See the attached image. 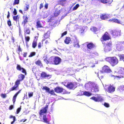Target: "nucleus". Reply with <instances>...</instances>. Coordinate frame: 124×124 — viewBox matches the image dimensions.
Segmentation results:
<instances>
[{"instance_id": "nucleus-22", "label": "nucleus", "mask_w": 124, "mask_h": 124, "mask_svg": "<svg viewBox=\"0 0 124 124\" xmlns=\"http://www.w3.org/2000/svg\"><path fill=\"white\" fill-rule=\"evenodd\" d=\"M109 16L108 15H105L101 16L100 17L101 19L103 20H106L108 18Z\"/></svg>"}, {"instance_id": "nucleus-33", "label": "nucleus", "mask_w": 124, "mask_h": 124, "mask_svg": "<svg viewBox=\"0 0 124 124\" xmlns=\"http://www.w3.org/2000/svg\"><path fill=\"white\" fill-rule=\"evenodd\" d=\"M111 49V48L108 46H105L104 48V50L106 51H109Z\"/></svg>"}, {"instance_id": "nucleus-18", "label": "nucleus", "mask_w": 124, "mask_h": 124, "mask_svg": "<svg viewBox=\"0 0 124 124\" xmlns=\"http://www.w3.org/2000/svg\"><path fill=\"white\" fill-rule=\"evenodd\" d=\"M87 46L88 48L91 49L94 47V45L93 43H90L87 45Z\"/></svg>"}, {"instance_id": "nucleus-39", "label": "nucleus", "mask_w": 124, "mask_h": 124, "mask_svg": "<svg viewBox=\"0 0 124 124\" xmlns=\"http://www.w3.org/2000/svg\"><path fill=\"white\" fill-rule=\"evenodd\" d=\"M21 109V106L20 107L18 108L16 111V114H18L20 112Z\"/></svg>"}, {"instance_id": "nucleus-50", "label": "nucleus", "mask_w": 124, "mask_h": 124, "mask_svg": "<svg viewBox=\"0 0 124 124\" xmlns=\"http://www.w3.org/2000/svg\"><path fill=\"white\" fill-rule=\"evenodd\" d=\"M49 93L53 95L54 94V91L53 90H51L50 91L49 90V92H48Z\"/></svg>"}, {"instance_id": "nucleus-24", "label": "nucleus", "mask_w": 124, "mask_h": 124, "mask_svg": "<svg viewBox=\"0 0 124 124\" xmlns=\"http://www.w3.org/2000/svg\"><path fill=\"white\" fill-rule=\"evenodd\" d=\"M36 26L38 28H43V27L41 25L40 21H39L37 22Z\"/></svg>"}, {"instance_id": "nucleus-49", "label": "nucleus", "mask_w": 124, "mask_h": 124, "mask_svg": "<svg viewBox=\"0 0 124 124\" xmlns=\"http://www.w3.org/2000/svg\"><path fill=\"white\" fill-rule=\"evenodd\" d=\"M106 46H108L111 48L112 46V43L111 42H110L108 43L106 45Z\"/></svg>"}, {"instance_id": "nucleus-31", "label": "nucleus", "mask_w": 124, "mask_h": 124, "mask_svg": "<svg viewBox=\"0 0 124 124\" xmlns=\"http://www.w3.org/2000/svg\"><path fill=\"white\" fill-rule=\"evenodd\" d=\"M74 46L76 47L79 48V45L78 44V43L77 41H76L74 42V44L73 45Z\"/></svg>"}, {"instance_id": "nucleus-8", "label": "nucleus", "mask_w": 124, "mask_h": 124, "mask_svg": "<svg viewBox=\"0 0 124 124\" xmlns=\"http://www.w3.org/2000/svg\"><path fill=\"white\" fill-rule=\"evenodd\" d=\"M95 102L101 101H103L102 98L101 96H99L97 97L95 96H93L90 98Z\"/></svg>"}, {"instance_id": "nucleus-54", "label": "nucleus", "mask_w": 124, "mask_h": 124, "mask_svg": "<svg viewBox=\"0 0 124 124\" xmlns=\"http://www.w3.org/2000/svg\"><path fill=\"white\" fill-rule=\"evenodd\" d=\"M48 4L46 3L44 5V8L46 9H47L48 8Z\"/></svg>"}, {"instance_id": "nucleus-34", "label": "nucleus", "mask_w": 124, "mask_h": 124, "mask_svg": "<svg viewBox=\"0 0 124 124\" xmlns=\"http://www.w3.org/2000/svg\"><path fill=\"white\" fill-rule=\"evenodd\" d=\"M20 0H14V3L13 4V6L16 4H18L19 3Z\"/></svg>"}, {"instance_id": "nucleus-56", "label": "nucleus", "mask_w": 124, "mask_h": 124, "mask_svg": "<svg viewBox=\"0 0 124 124\" xmlns=\"http://www.w3.org/2000/svg\"><path fill=\"white\" fill-rule=\"evenodd\" d=\"M14 106L13 105H11L9 107V109L10 110H12L14 108Z\"/></svg>"}, {"instance_id": "nucleus-48", "label": "nucleus", "mask_w": 124, "mask_h": 124, "mask_svg": "<svg viewBox=\"0 0 124 124\" xmlns=\"http://www.w3.org/2000/svg\"><path fill=\"white\" fill-rule=\"evenodd\" d=\"M120 89L122 91H124V85L120 86Z\"/></svg>"}, {"instance_id": "nucleus-57", "label": "nucleus", "mask_w": 124, "mask_h": 124, "mask_svg": "<svg viewBox=\"0 0 124 124\" xmlns=\"http://www.w3.org/2000/svg\"><path fill=\"white\" fill-rule=\"evenodd\" d=\"M33 95V93L32 92H31V93H28V96L29 97H31Z\"/></svg>"}, {"instance_id": "nucleus-59", "label": "nucleus", "mask_w": 124, "mask_h": 124, "mask_svg": "<svg viewBox=\"0 0 124 124\" xmlns=\"http://www.w3.org/2000/svg\"><path fill=\"white\" fill-rule=\"evenodd\" d=\"M27 53L26 52H24L23 54V57H26L27 56Z\"/></svg>"}, {"instance_id": "nucleus-55", "label": "nucleus", "mask_w": 124, "mask_h": 124, "mask_svg": "<svg viewBox=\"0 0 124 124\" xmlns=\"http://www.w3.org/2000/svg\"><path fill=\"white\" fill-rule=\"evenodd\" d=\"M10 16V13L9 11L8 12V15L7 16V18L8 19H9V18Z\"/></svg>"}, {"instance_id": "nucleus-43", "label": "nucleus", "mask_w": 124, "mask_h": 124, "mask_svg": "<svg viewBox=\"0 0 124 124\" xmlns=\"http://www.w3.org/2000/svg\"><path fill=\"white\" fill-rule=\"evenodd\" d=\"M79 6V5L78 4H77L76 6L73 8V10H76Z\"/></svg>"}, {"instance_id": "nucleus-15", "label": "nucleus", "mask_w": 124, "mask_h": 124, "mask_svg": "<svg viewBox=\"0 0 124 124\" xmlns=\"http://www.w3.org/2000/svg\"><path fill=\"white\" fill-rule=\"evenodd\" d=\"M75 85L73 83L68 82L67 87L70 89H72L74 87Z\"/></svg>"}, {"instance_id": "nucleus-1", "label": "nucleus", "mask_w": 124, "mask_h": 124, "mask_svg": "<svg viewBox=\"0 0 124 124\" xmlns=\"http://www.w3.org/2000/svg\"><path fill=\"white\" fill-rule=\"evenodd\" d=\"M105 60L108 62L112 66H114L117 64L118 62V60L116 57H107Z\"/></svg>"}, {"instance_id": "nucleus-27", "label": "nucleus", "mask_w": 124, "mask_h": 124, "mask_svg": "<svg viewBox=\"0 0 124 124\" xmlns=\"http://www.w3.org/2000/svg\"><path fill=\"white\" fill-rule=\"evenodd\" d=\"M25 33L29 34L30 33V30L29 28H26L24 29Z\"/></svg>"}, {"instance_id": "nucleus-64", "label": "nucleus", "mask_w": 124, "mask_h": 124, "mask_svg": "<svg viewBox=\"0 0 124 124\" xmlns=\"http://www.w3.org/2000/svg\"><path fill=\"white\" fill-rule=\"evenodd\" d=\"M60 11H59L57 12L56 13H55V17L56 16H57L59 14V13H60Z\"/></svg>"}, {"instance_id": "nucleus-63", "label": "nucleus", "mask_w": 124, "mask_h": 124, "mask_svg": "<svg viewBox=\"0 0 124 124\" xmlns=\"http://www.w3.org/2000/svg\"><path fill=\"white\" fill-rule=\"evenodd\" d=\"M27 120V119H22L20 121V122H24L26 121Z\"/></svg>"}, {"instance_id": "nucleus-30", "label": "nucleus", "mask_w": 124, "mask_h": 124, "mask_svg": "<svg viewBox=\"0 0 124 124\" xmlns=\"http://www.w3.org/2000/svg\"><path fill=\"white\" fill-rule=\"evenodd\" d=\"M36 54V53L34 52H31L30 54L29 55L28 57H31L35 55Z\"/></svg>"}, {"instance_id": "nucleus-5", "label": "nucleus", "mask_w": 124, "mask_h": 124, "mask_svg": "<svg viewBox=\"0 0 124 124\" xmlns=\"http://www.w3.org/2000/svg\"><path fill=\"white\" fill-rule=\"evenodd\" d=\"M115 88L116 87L113 84L110 85L108 87L107 92L109 93H112L115 91Z\"/></svg>"}, {"instance_id": "nucleus-4", "label": "nucleus", "mask_w": 124, "mask_h": 124, "mask_svg": "<svg viewBox=\"0 0 124 124\" xmlns=\"http://www.w3.org/2000/svg\"><path fill=\"white\" fill-rule=\"evenodd\" d=\"M53 14L54 15L53 16H50L48 18V22L51 23H49L50 25L54 27V13Z\"/></svg>"}, {"instance_id": "nucleus-53", "label": "nucleus", "mask_w": 124, "mask_h": 124, "mask_svg": "<svg viewBox=\"0 0 124 124\" xmlns=\"http://www.w3.org/2000/svg\"><path fill=\"white\" fill-rule=\"evenodd\" d=\"M17 50L19 52H21L22 51V50L20 47V46L19 45L18 46L17 48Z\"/></svg>"}, {"instance_id": "nucleus-46", "label": "nucleus", "mask_w": 124, "mask_h": 124, "mask_svg": "<svg viewBox=\"0 0 124 124\" xmlns=\"http://www.w3.org/2000/svg\"><path fill=\"white\" fill-rule=\"evenodd\" d=\"M104 105V106L108 108L109 107V104L108 103L105 102Z\"/></svg>"}, {"instance_id": "nucleus-41", "label": "nucleus", "mask_w": 124, "mask_h": 124, "mask_svg": "<svg viewBox=\"0 0 124 124\" xmlns=\"http://www.w3.org/2000/svg\"><path fill=\"white\" fill-rule=\"evenodd\" d=\"M101 2L104 3H107L109 2L110 0H101Z\"/></svg>"}, {"instance_id": "nucleus-38", "label": "nucleus", "mask_w": 124, "mask_h": 124, "mask_svg": "<svg viewBox=\"0 0 124 124\" xmlns=\"http://www.w3.org/2000/svg\"><path fill=\"white\" fill-rule=\"evenodd\" d=\"M8 19V20L7 21V23L8 26L10 27L12 25L9 19Z\"/></svg>"}, {"instance_id": "nucleus-14", "label": "nucleus", "mask_w": 124, "mask_h": 124, "mask_svg": "<svg viewBox=\"0 0 124 124\" xmlns=\"http://www.w3.org/2000/svg\"><path fill=\"white\" fill-rule=\"evenodd\" d=\"M50 75L49 74H47L45 72H42L40 74V77L41 78H48L49 77Z\"/></svg>"}, {"instance_id": "nucleus-25", "label": "nucleus", "mask_w": 124, "mask_h": 124, "mask_svg": "<svg viewBox=\"0 0 124 124\" xmlns=\"http://www.w3.org/2000/svg\"><path fill=\"white\" fill-rule=\"evenodd\" d=\"M91 94H92L91 93L89 92L85 91L84 92L82 95H84L87 96H90L91 95Z\"/></svg>"}, {"instance_id": "nucleus-62", "label": "nucleus", "mask_w": 124, "mask_h": 124, "mask_svg": "<svg viewBox=\"0 0 124 124\" xmlns=\"http://www.w3.org/2000/svg\"><path fill=\"white\" fill-rule=\"evenodd\" d=\"M67 33V31H65L62 34L61 37H63V36L66 35Z\"/></svg>"}, {"instance_id": "nucleus-11", "label": "nucleus", "mask_w": 124, "mask_h": 124, "mask_svg": "<svg viewBox=\"0 0 124 124\" xmlns=\"http://www.w3.org/2000/svg\"><path fill=\"white\" fill-rule=\"evenodd\" d=\"M44 57H45V58L44 59V61L47 64L49 63H52L53 62H54V60L53 59H52L51 58H49L48 60V58L46 56Z\"/></svg>"}, {"instance_id": "nucleus-60", "label": "nucleus", "mask_w": 124, "mask_h": 124, "mask_svg": "<svg viewBox=\"0 0 124 124\" xmlns=\"http://www.w3.org/2000/svg\"><path fill=\"white\" fill-rule=\"evenodd\" d=\"M41 42H39L38 44V48H41Z\"/></svg>"}, {"instance_id": "nucleus-21", "label": "nucleus", "mask_w": 124, "mask_h": 124, "mask_svg": "<svg viewBox=\"0 0 124 124\" xmlns=\"http://www.w3.org/2000/svg\"><path fill=\"white\" fill-rule=\"evenodd\" d=\"M13 18L14 21H16V23L17 21L19 22V17L18 15L16 16H13Z\"/></svg>"}, {"instance_id": "nucleus-19", "label": "nucleus", "mask_w": 124, "mask_h": 124, "mask_svg": "<svg viewBox=\"0 0 124 124\" xmlns=\"http://www.w3.org/2000/svg\"><path fill=\"white\" fill-rule=\"evenodd\" d=\"M35 63L36 65L40 66V67H42L43 66V65L41 61L39 60H38L37 61H36Z\"/></svg>"}, {"instance_id": "nucleus-9", "label": "nucleus", "mask_w": 124, "mask_h": 124, "mask_svg": "<svg viewBox=\"0 0 124 124\" xmlns=\"http://www.w3.org/2000/svg\"><path fill=\"white\" fill-rule=\"evenodd\" d=\"M111 33L113 35V38H115L116 36H118V35H120V31H111Z\"/></svg>"}, {"instance_id": "nucleus-36", "label": "nucleus", "mask_w": 124, "mask_h": 124, "mask_svg": "<svg viewBox=\"0 0 124 124\" xmlns=\"http://www.w3.org/2000/svg\"><path fill=\"white\" fill-rule=\"evenodd\" d=\"M25 5H26V6L24 8V10L25 11H28L29 9V7L30 6L29 5L27 4H26Z\"/></svg>"}, {"instance_id": "nucleus-35", "label": "nucleus", "mask_w": 124, "mask_h": 124, "mask_svg": "<svg viewBox=\"0 0 124 124\" xmlns=\"http://www.w3.org/2000/svg\"><path fill=\"white\" fill-rule=\"evenodd\" d=\"M90 29L92 31H93L94 32H96L97 30V28L95 27H92Z\"/></svg>"}, {"instance_id": "nucleus-45", "label": "nucleus", "mask_w": 124, "mask_h": 124, "mask_svg": "<svg viewBox=\"0 0 124 124\" xmlns=\"http://www.w3.org/2000/svg\"><path fill=\"white\" fill-rule=\"evenodd\" d=\"M1 96L3 98H5L6 96L7 95L6 94L4 93H1Z\"/></svg>"}, {"instance_id": "nucleus-44", "label": "nucleus", "mask_w": 124, "mask_h": 124, "mask_svg": "<svg viewBox=\"0 0 124 124\" xmlns=\"http://www.w3.org/2000/svg\"><path fill=\"white\" fill-rule=\"evenodd\" d=\"M108 39H102V40H101V41H102L103 44H106V43H107V41Z\"/></svg>"}, {"instance_id": "nucleus-61", "label": "nucleus", "mask_w": 124, "mask_h": 124, "mask_svg": "<svg viewBox=\"0 0 124 124\" xmlns=\"http://www.w3.org/2000/svg\"><path fill=\"white\" fill-rule=\"evenodd\" d=\"M16 97L14 96H13V97L12 100L14 103L16 101Z\"/></svg>"}, {"instance_id": "nucleus-28", "label": "nucleus", "mask_w": 124, "mask_h": 124, "mask_svg": "<svg viewBox=\"0 0 124 124\" xmlns=\"http://www.w3.org/2000/svg\"><path fill=\"white\" fill-rule=\"evenodd\" d=\"M43 90H45L46 92L48 93L49 92V90H50L49 88L48 87L46 86H45L43 87L42 88Z\"/></svg>"}, {"instance_id": "nucleus-40", "label": "nucleus", "mask_w": 124, "mask_h": 124, "mask_svg": "<svg viewBox=\"0 0 124 124\" xmlns=\"http://www.w3.org/2000/svg\"><path fill=\"white\" fill-rule=\"evenodd\" d=\"M118 56L120 60L124 59V54L120 55H119Z\"/></svg>"}, {"instance_id": "nucleus-13", "label": "nucleus", "mask_w": 124, "mask_h": 124, "mask_svg": "<svg viewBox=\"0 0 124 124\" xmlns=\"http://www.w3.org/2000/svg\"><path fill=\"white\" fill-rule=\"evenodd\" d=\"M25 77V76L24 75L21 74L19 75L18 76L19 79L17 80L16 81L20 84V82L21 81H22Z\"/></svg>"}, {"instance_id": "nucleus-6", "label": "nucleus", "mask_w": 124, "mask_h": 124, "mask_svg": "<svg viewBox=\"0 0 124 124\" xmlns=\"http://www.w3.org/2000/svg\"><path fill=\"white\" fill-rule=\"evenodd\" d=\"M102 71L103 72L106 73H109L112 72V70L110 68L106 65H105L103 67Z\"/></svg>"}, {"instance_id": "nucleus-58", "label": "nucleus", "mask_w": 124, "mask_h": 124, "mask_svg": "<svg viewBox=\"0 0 124 124\" xmlns=\"http://www.w3.org/2000/svg\"><path fill=\"white\" fill-rule=\"evenodd\" d=\"M43 7V5L42 3H41L40 5L39 9H41Z\"/></svg>"}, {"instance_id": "nucleus-20", "label": "nucleus", "mask_w": 124, "mask_h": 124, "mask_svg": "<svg viewBox=\"0 0 124 124\" xmlns=\"http://www.w3.org/2000/svg\"><path fill=\"white\" fill-rule=\"evenodd\" d=\"M109 21L112 22H114L118 23H120V21L118 19L115 18L110 19Z\"/></svg>"}, {"instance_id": "nucleus-2", "label": "nucleus", "mask_w": 124, "mask_h": 124, "mask_svg": "<svg viewBox=\"0 0 124 124\" xmlns=\"http://www.w3.org/2000/svg\"><path fill=\"white\" fill-rule=\"evenodd\" d=\"M86 85L91 86L92 92H96L99 91V88L97 85L92 83L89 82L86 84Z\"/></svg>"}, {"instance_id": "nucleus-51", "label": "nucleus", "mask_w": 124, "mask_h": 124, "mask_svg": "<svg viewBox=\"0 0 124 124\" xmlns=\"http://www.w3.org/2000/svg\"><path fill=\"white\" fill-rule=\"evenodd\" d=\"M111 77H114V78H121L119 76H114L112 75H111Z\"/></svg>"}, {"instance_id": "nucleus-7", "label": "nucleus", "mask_w": 124, "mask_h": 124, "mask_svg": "<svg viewBox=\"0 0 124 124\" xmlns=\"http://www.w3.org/2000/svg\"><path fill=\"white\" fill-rule=\"evenodd\" d=\"M16 68L17 70L21 71L22 73H24L25 75H26L27 72L26 70L23 68L20 65L17 64Z\"/></svg>"}, {"instance_id": "nucleus-16", "label": "nucleus", "mask_w": 124, "mask_h": 124, "mask_svg": "<svg viewBox=\"0 0 124 124\" xmlns=\"http://www.w3.org/2000/svg\"><path fill=\"white\" fill-rule=\"evenodd\" d=\"M61 59L59 57H55V64L57 65L60 63Z\"/></svg>"}, {"instance_id": "nucleus-23", "label": "nucleus", "mask_w": 124, "mask_h": 124, "mask_svg": "<svg viewBox=\"0 0 124 124\" xmlns=\"http://www.w3.org/2000/svg\"><path fill=\"white\" fill-rule=\"evenodd\" d=\"M50 33V31H48L47 32L44 34V39H47L49 38V34Z\"/></svg>"}, {"instance_id": "nucleus-42", "label": "nucleus", "mask_w": 124, "mask_h": 124, "mask_svg": "<svg viewBox=\"0 0 124 124\" xmlns=\"http://www.w3.org/2000/svg\"><path fill=\"white\" fill-rule=\"evenodd\" d=\"M13 14L14 15H16L17 14V10L15 8L14 9V10L13 12Z\"/></svg>"}, {"instance_id": "nucleus-26", "label": "nucleus", "mask_w": 124, "mask_h": 124, "mask_svg": "<svg viewBox=\"0 0 124 124\" xmlns=\"http://www.w3.org/2000/svg\"><path fill=\"white\" fill-rule=\"evenodd\" d=\"M43 122L47 123H48L49 121L48 120L47 118L46 117V115H44L43 116Z\"/></svg>"}, {"instance_id": "nucleus-32", "label": "nucleus", "mask_w": 124, "mask_h": 124, "mask_svg": "<svg viewBox=\"0 0 124 124\" xmlns=\"http://www.w3.org/2000/svg\"><path fill=\"white\" fill-rule=\"evenodd\" d=\"M28 22V20L24 19L23 21L22 22V24H23L24 26Z\"/></svg>"}, {"instance_id": "nucleus-47", "label": "nucleus", "mask_w": 124, "mask_h": 124, "mask_svg": "<svg viewBox=\"0 0 124 124\" xmlns=\"http://www.w3.org/2000/svg\"><path fill=\"white\" fill-rule=\"evenodd\" d=\"M67 81H64L62 82V83L63 84V85L65 86H66L67 87V85L68 84V83H67Z\"/></svg>"}, {"instance_id": "nucleus-10", "label": "nucleus", "mask_w": 124, "mask_h": 124, "mask_svg": "<svg viewBox=\"0 0 124 124\" xmlns=\"http://www.w3.org/2000/svg\"><path fill=\"white\" fill-rule=\"evenodd\" d=\"M20 84V83L16 81L15 82V85L10 89V91H11L16 90L17 88L18 87L19 85Z\"/></svg>"}, {"instance_id": "nucleus-17", "label": "nucleus", "mask_w": 124, "mask_h": 124, "mask_svg": "<svg viewBox=\"0 0 124 124\" xmlns=\"http://www.w3.org/2000/svg\"><path fill=\"white\" fill-rule=\"evenodd\" d=\"M102 37V39H111L110 35L107 32L103 35Z\"/></svg>"}, {"instance_id": "nucleus-29", "label": "nucleus", "mask_w": 124, "mask_h": 124, "mask_svg": "<svg viewBox=\"0 0 124 124\" xmlns=\"http://www.w3.org/2000/svg\"><path fill=\"white\" fill-rule=\"evenodd\" d=\"M37 40H34L32 43V47L33 48H35L37 45Z\"/></svg>"}, {"instance_id": "nucleus-37", "label": "nucleus", "mask_w": 124, "mask_h": 124, "mask_svg": "<svg viewBox=\"0 0 124 124\" xmlns=\"http://www.w3.org/2000/svg\"><path fill=\"white\" fill-rule=\"evenodd\" d=\"M71 41V39H65L64 42L67 44H69Z\"/></svg>"}, {"instance_id": "nucleus-52", "label": "nucleus", "mask_w": 124, "mask_h": 124, "mask_svg": "<svg viewBox=\"0 0 124 124\" xmlns=\"http://www.w3.org/2000/svg\"><path fill=\"white\" fill-rule=\"evenodd\" d=\"M65 1V0H61L60 1V3L62 5H63V4L64 3Z\"/></svg>"}, {"instance_id": "nucleus-12", "label": "nucleus", "mask_w": 124, "mask_h": 124, "mask_svg": "<svg viewBox=\"0 0 124 124\" xmlns=\"http://www.w3.org/2000/svg\"><path fill=\"white\" fill-rule=\"evenodd\" d=\"M64 90L63 88L60 86H57L55 88V91L57 93L62 92Z\"/></svg>"}, {"instance_id": "nucleus-3", "label": "nucleus", "mask_w": 124, "mask_h": 124, "mask_svg": "<svg viewBox=\"0 0 124 124\" xmlns=\"http://www.w3.org/2000/svg\"><path fill=\"white\" fill-rule=\"evenodd\" d=\"M48 105H46L43 108L40 110L39 114L40 117H42V116L44 113H46L47 112Z\"/></svg>"}]
</instances>
